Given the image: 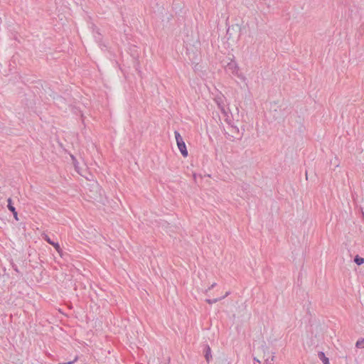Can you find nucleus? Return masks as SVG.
<instances>
[{
	"label": "nucleus",
	"instance_id": "obj_5",
	"mask_svg": "<svg viewBox=\"0 0 364 364\" xmlns=\"http://www.w3.org/2000/svg\"><path fill=\"white\" fill-rule=\"evenodd\" d=\"M7 202H8V204H7L8 209L13 213L15 220H18V213L16 212L15 207L13 205L11 198H8Z\"/></svg>",
	"mask_w": 364,
	"mask_h": 364
},
{
	"label": "nucleus",
	"instance_id": "obj_27",
	"mask_svg": "<svg viewBox=\"0 0 364 364\" xmlns=\"http://www.w3.org/2000/svg\"><path fill=\"white\" fill-rule=\"evenodd\" d=\"M324 364H330V363H329V362H328V363H327V362H325V363H324Z\"/></svg>",
	"mask_w": 364,
	"mask_h": 364
},
{
	"label": "nucleus",
	"instance_id": "obj_7",
	"mask_svg": "<svg viewBox=\"0 0 364 364\" xmlns=\"http://www.w3.org/2000/svg\"><path fill=\"white\" fill-rule=\"evenodd\" d=\"M204 356L207 363H209L210 360L212 359L211 348L209 345H205V346Z\"/></svg>",
	"mask_w": 364,
	"mask_h": 364
},
{
	"label": "nucleus",
	"instance_id": "obj_8",
	"mask_svg": "<svg viewBox=\"0 0 364 364\" xmlns=\"http://www.w3.org/2000/svg\"><path fill=\"white\" fill-rule=\"evenodd\" d=\"M235 31L236 33L240 32V26L237 23L232 25L227 30V35H229L230 37L232 36V32Z\"/></svg>",
	"mask_w": 364,
	"mask_h": 364
},
{
	"label": "nucleus",
	"instance_id": "obj_19",
	"mask_svg": "<svg viewBox=\"0 0 364 364\" xmlns=\"http://www.w3.org/2000/svg\"><path fill=\"white\" fill-rule=\"evenodd\" d=\"M274 359V355H272L270 358V360H269V358H267L264 360L265 363L266 364H272L271 362L273 361Z\"/></svg>",
	"mask_w": 364,
	"mask_h": 364
},
{
	"label": "nucleus",
	"instance_id": "obj_25",
	"mask_svg": "<svg viewBox=\"0 0 364 364\" xmlns=\"http://www.w3.org/2000/svg\"><path fill=\"white\" fill-rule=\"evenodd\" d=\"M229 294H230V291H227V292L225 293V294L223 296H224V299H225V297H227Z\"/></svg>",
	"mask_w": 364,
	"mask_h": 364
},
{
	"label": "nucleus",
	"instance_id": "obj_26",
	"mask_svg": "<svg viewBox=\"0 0 364 364\" xmlns=\"http://www.w3.org/2000/svg\"><path fill=\"white\" fill-rule=\"evenodd\" d=\"M14 269L18 272L17 267H15Z\"/></svg>",
	"mask_w": 364,
	"mask_h": 364
},
{
	"label": "nucleus",
	"instance_id": "obj_2",
	"mask_svg": "<svg viewBox=\"0 0 364 364\" xmlns=\"http://www.w3.org/2000/svg\"><path fill=\"white\" fill-rule=\"evenodd\" d=\"M225 134L227 135V138L232 141L240 139L243 135L242 133L240 132L238 127L235 124L228 126L227 129H225Z\"/></svg>",
	"mask_w": 364,
	"mask_h": 364
},
{
	"label": "nucleus",
	"instance_id": "obj_3",
	"mask_svg": "<svg viewBox=\"0 0 364 364\" xmlns=\"http://www.w3.org/2000/svg\"><path fill=\"white\" fill-rule=\"evenodd\" d=\"M270 112L275 120L283 119L286 114V108L282 105H278L277 102H274L270 105Z\"/></svg>",
	"mask_w": 364,
	"mask_h": 364
},
{
	"label": "nucleus",
	"instance_id": "obj_4",
	"mask_svg": "<svg viewBox=\"0 0 364 364\" xmlns=\"http://www.w3.org/2000/svg\"><path fill=\"white\" fill-rule=\"evenodd\" d=\"M174 134H175V137H176V144H177L178 148L181 154H182V156L183 157H187L188 154V150L186 149V145L181 135L180 134V133L178 131H175Z\"/></svg>",
	"mask_w": 364,
	"mask_h": 364
},
{
	"label": "nucleus",
	"instance_id": "obj_11",
	"mask_svg": "<svg viewBox=\"0 0 364 364\" xmlns=\"http://www.w3.org/2000/svg\"><path fill=\"white\" fill-rule=\"evenodd\" d=\"M354 262L358 265H361L364 263V258H363L357 255L354 257Z\"/></svg>",
	"mask_w": 364,
	"mask_h": 364
},
{
	"label": "nucleus",
	"instance_id": "obj_16",
	"mask_svg": "<svg viewBox=\"0 0 364 364\" xmlns=\"http://www.w3.org/2000/svg\"><path fill=\"white\" fill-rule=\"evenodd\" d=\"M42 237L50 245L53 244V241L51 240L50 238L46 233H43Z\"/></svg>",
	"mask_w": 364,
	"mask_h": 364
},
{
	"label": "nucleus",
	"instance_id": "obj_18",
	"mask_svg": "<svg viewBox=\"0 0 364 364\" xmlns=\"http://www.w3.org/2000/svg\"><path fill=\"white\" fill-rule=\"evenodd\" d=\"M355 346L357 348H364V339L358 340L355 343Z\"/></svg>",
	"mask_w": 364,
	"mask_h": 364
},
{
	"label": "nucleus",
	"instance_id": "obj_17",
	"mask_svg": "<svg viewBox=\"0 0 364 364\" xmlns=\"http://www.w3.org/2000/svg\"><path fill=\"white\" fill-rule=\"evenodd\" d=\"M331 164H333L335 167H338L339 160L338 157L335 156L334 159L331 161Z\"/></svg>",
	"mask_w": 364,
	"mask_h": 364
},
{
	"label": "nucleus",
	"instance_id": "obj_24",
	"mask_svg": "<svg viewBox=\"0 0 364 364\" xmlns=\"http://www.w3.org/2000/svg\"><path fill=\"white\" fill-rule=\"evenodd\" d=\"M254 361H255L256 363H257L258 364H261V362L259 360H258L257 358H254Z\"/></svg>",
	"mask_w": 364,
	"mask_h": 364
},
{
	"label": "nucleus",
	"instance_id": "obj_12",
	"mask_svg": "<svg viewBox=\"0 0 364 364\" xmlns=\"http://www.w3.org/2000/svg\"><path fill=\"white\" fill-rule=\"evenodd\" d=\"M224 299V296H221V297H219V298H215V299H207L205 300V301L209 304H213L214 303H216L219 301H221L222 299Z\"/></svg>",
	"mask_w": 364,
	"mask_h": 364
},
{
	"label": "nucleus",
	"instance_id": "obj_20",
	"mask_svg": "<svg viewBox=\"0 0 364 364\" xmlns=\"http://www.w3.org/2000/svg\"><path fill=\"white\" fill-rule=\"evenodd\" d=\"M77 360H78V356H75V358L73 360H71V361H68V362H66V363H58V364H73Z\"/></svg>",
	"mask_w": 364,
	"mask_h": 364
},
{
	"label": "nucleus",
	"instance_id": "obj_21",
	"mask_svg": "<svg viewBox=\"0 0 364 364\" xmlns=\"http://www.w3.org/2000/svg\"><path fill=\"white\" fill-rule=\"evenodd\" d=\"M262 351L264 352V353L265 354L266 350H268V347L267 346L264 345L262 346Z\"/></svg>",
	"mask_w": 364,
	"mask_h": 364
},
{
	"label": "nucleus",
	"instance_id": "obj_9",
	"mask_svg": "<svg viewBox=\"0 0 364 364\" xmlns=\"http://www.w3.org/2000/svg\"><path fill=\"white\" fill-rule=\"evenodd\" d=\"M226 70H230L232 74L236 73L238 70V67L235 62H231L226 66Z\"/></svg>",
	"mask_w": 364,
	"mask_h": 364
},
{
	"label": "nucleus",
	"instance_id": "obj_6",
	"mask_svg": "<svg viewBox=\"0 0 364 364\" xmlns=\"http://www.w3.org/2000/svg\"><path fill=\"white\" fill-rule=\"evenodd\" d=\"M221 112L225 118V121L228 124V126L234 124L232 116H229L228 112L225 110V107L221 108Z\"/></svg>",
	"mask_w": 364,
	"mask_h": 364
},
{
	"label": "nucleus",
	"instance_id": "obj_10",
	"mask_svg": "<svg viewBox=\"0 0 364 364\" xmlns=\"http://www.w3.org/2000/svg\"><path fill=\"white\" fill-rule=\"evenodd\" d=\"M318 357L323 362V364L325 363V362H329V359L326 356L325 353L322 351L318 352Z\"/></svg>",
	"mask_w": 364,
	"mask_h": 364
},
{
	"label": "nucleus",
	"instance_id": "obj_22",
	"mask_svg": "<svg viewBox=\"0 0 364 364\" xmlns=\"http://www.w3.org/2000/svg\"><path fill=\"white\" fill-rule=\"evenodd\" d=\"M217 103H218V107H219V109H220V110H221V108H222V107H225L224 106H223V105L219 102V101H218V100H217Z\"/></svg>",
	"mask_w": 364,
	"mask_h": 364
},
{
	"label": "nucleus",
	"instance_id": "obj_15",
	"mask_svg": "<svg viewBox=\"0 0 364 364\" xmlns=\"http://www.w3.org/2000/svg\"><path fill=\"white\" fill-rule=\"evenodd\" d=\"M55 103L58 105H65V99L62 97H58L56 99H55Z\"/></svg>",
	"mask_w": 364,
	"mask_h": 364
},
{
	"label": "nucleus",
	"instance_id": "obj_14",
	"mask_svg": "<svg viewBox=\"0 0 364 364\" xmlns=\"http://www.w3.org/2000/svg\"><path fill=\"white\" fill-rule=\"evenodd\" d=\"M51 245H53L56 250V251L60 254V255L62 256L63 250L61 249L60 245L58 242H53V244H52Z\"/></svg>",
	"mask_w": 364,
	"mask_h": 364
},
{
	"label": "nucleus",
	"instance_id": "obj_13",
	"mask_svg": "<svg viewBox=\"0 0 364 364\" xmlns=\"http://www.w3.org/2000/svg\"><path fill=\"white\" fill-rule=\"evenodd\" d=\"M71 158H72V160H73V165H74V166H75V170L77 171V172L79 174H80V175H82V174L80 173V170H79V168H78V163H77V159H76L74 157V156H73V155L71 156Z\"/></svg>",
	"mask_w": 364,
	"mask_h": 364
},
{
	"label": "nucleus",
	"instance_id": "obj_1",
	"mask_svg": "<svg viewBox=\"0 0 364 364\" xmlns=\"http://www.w3.org/2000/svg\"><path fill=\"white\" fill-rule=\"evenodd\" d=\"M90 187L91 188L89 189V191L87 192V194L90 198L99 203L105 204L106 199L103 198L102 194V190L99 184L97 183H94L90 185Z\"/></svg>",
	"mask_w": 364,
	"mask_h": 364
},
{
	"label": "nucleus",
	"instance_id": "obj_23",
	"mask_svg": "<svg viewBox=\"0 0 364 364\" xmlns=\"http://www.w3.org/2000/svg\"><path fill=\"white\" fill-rule=\"evenodd\" d=\"M215 286H216V283H213V284H211V286L208 288V290H210V289H211L214 288Z\"/></svg>",
	"mask_w": 364,
	"mask_h": 364
}]
</instances>
